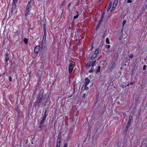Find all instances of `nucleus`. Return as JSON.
<instances>
[{
  "instance_id": "nucleus-1",
  "label": "nucleus",
  "mask_w": 147,
  "mask_h": 147,
  "mask_svg": "<svg viewBox=\"0 0 147 147\" xmlns=\"http://www.w3.org/2000/svg\"><path fill=\"white\" fill-rule=\"evenodd\" d=\"M113 10H105L104 13H102L101 17V19L98 22V24H100L102 21V19L104 17V15H105L107 17H109L111 13L112 12Z\"/></svg>"
},
{
  "instance_id": "nucleus-2",
  "label": "nucleus",
  "mask_w": 147,
  "mask_h": 147,
  "mask_svg": "<svg viewBox=\"0 0 147 147\" xmlns=\"http://www.w3.org/2000/svg\"><path fill=\"white\" fill-rule=\"evenodd\" d=\"M39 102H40L41 101L45 99V97L43 96V91L41 90L39 92Z\"/></svg>"
},
{
  "instance_id": "nucleus-3",
  "label": "nucleus",
  "mask_w": 147,
  "mask_h": 147,
  "mask_svg": "<svg viewBox=\"0 0 147 147\" xmlns=\"http://www.w3.org/2000/svg\"><path fill=\"white\" fill-rule=\"evenodd\" d=\"M47 117V115L46 114V112L45 113L44 116L40 121V127L41 128L43 126V121Z\"/></svg>"
},
{
  "instance_id": "nucleus-4",
  "label": "nucleus",
  "mask_w": 147,
  "mask_h": 147,
  "mask_svg": "<svg viewBox=\"0 0 147 147\" xmlns=\"http://www.w3.org/2000/svg\"><path fill=\"white\" fill-rule=\"evenodd\" d=\"M74 64H73L72 63H71L69 65L68 70L69 71V74H71L74 67Z\"/></svg>"
},
{
  "instance_id": "nucleus-5",
  "label": "nucleus",
  "mask_w": 147,
  "mask_h": 147,
  "mask_svg": "<svg viewBox=\"0 0 147 147\" xmlns=\"http://www.w3.org/2000/svg\"><path fill=\"white\" fill-rule=\"evenodd\" d=\"M118 2V0H114L113 2V5L112 8L111 9H115V7H116L117 5V4Z\"/></svg>"
},
{
  "instance_id": "nucleus-6",
  "label": "nucleus",
  "mask_w": 147,
  "mask_h": 147,
  "mask_svg": "<svg viewBox=\"0 0 147 147\" xmlns=\"http://www.w3.org/2000/svg\"><path fill=\"white\" fill-rule=\"evenodd\" d=\"M116 65V64L115 63H114L112 64V65L109 67V70L111 72L114 68L115 67Z\"/></svg>"
},
{
  "instance_id": "nucleus-7",
  "label": "nucleus",
  "mask_w": 147,
  "mask_h": 147,
  "mask_svg": "<svg viewBox=\"0 0 147 147\" xmlns=\"http://www.w3.org/2000/svg\"><path fill=\"white\" fill-rule=\"evenodd\" d=\"M40 48V47L39 46H37L35 47L34 49V52L35 53L37 54L38 53Z\"/></svg>"
},
{
  "instance_id": "nucleus-8",
  "label": "nucleus",
  "mask_w": 147,
  "mask_h": 147,
  "mask_svg": "<svg viewBox=\"0 0 147 147\" xmlns=\"http://www.w3.org/2000/svg\"><path fill=\"white\" fill-rule=\"evenodd\" d=\"M118 104L120 105H123L124 104V102L121 99H119L118 100Z\"/></svg>"
},
{
  "instance_id": "nucleus-9",
  "label": "nucleus",
  "mask_w": 147,
  "mask_h": 147,
  "mask_svg": "<svg viewBox=\"0 0 147 147\" xmlns=\"http://www.w3.org/2000/svg\"><path fill=\"white\" fill-rule=\"evenodd\" d=\"M46 44L45 42H41V48L42 49H44L45 48Z\"/></svg>"
},
{
  "instance_id": "nucleus-10",
  "label": "nucleus",
  "mask_w": 147,
  "mask_h": 147,
  "mask_svg": "<svg viewBox=\"0 0 147 147\" xmlns=\"http://www.w3.org/2000/svg\"><path fill=\"white\" fill-rule=\"evenodd\" d=\"M90 82V80L87 78H86L85 79V85L87 86L89 83Z\"/></svg>"
},
{
  "instance_id": "nucleus-11",
  "label": "nucleus",
  "mask_w": 147,
  "mask_h": 147,
  "mask_svg": "<svg viewBox=\"0 0 147 147\" xmlns=\"http://www.w3.org/2000/svg\"><path fill=\"white\" fill-rule=\"evenodd\" d=\"M31 0L28 2L27 7L26 9H29V8H31Z\"/></svg>"
},
{
  "instance_id": "nucleus-12",
  "label": "nucleus",
  "mask_w": 147,
  "mask_h": 147,
  "mask_svg": "<svg viewBox=\"0 0 147 147\" xmlns=\"http://www.w3.org/2000/svg\"><path fill=\"white\" fill-rule=\"evenodd\" d=\"M60 140L59 139H58L56 145V147H60Z\"/></svg>"
},
{
  "instance_id": "nucleus-13",
  "label": "nucleus",
  "mask_w": 147,
  "mask_h": 147,
  "mask_svg": "<svg viewBox=\"0 0 147 147\" xmlns=\"http://www.w3.org/2000/svg\"><path fill=\"white\" fill-rule=\"evenodd\" d=\"M46 39V35L45 34L43 36V38H42V42L45 43Z\"/></svg>"
},
{
  "instance_id": "nucleus-14",
  "label": "nucleus",
  "mask_w": 147,
  "mask_h": 147,
  "mask_svg": "<svg viewBox=\"0 0 147 147\" xmlns=\"http://www.w3.org/2000/svg\"><path fill=\"white\" fill-rule=\"evenodd\" d=\"M9 56H8V55L7 54L5 58V61L6 63H7L8 61L9 60Z\"/></svg>"
},
{
  "instance_id": "nucleus-15",
  "label": "nucleus",
  "mask_w": 147,
  "mask_h": 147,
  "mask_svg": "<svg viewBox=\"0 0 147 147\" xmlns=\"http://www.w3.org/2000/svg\"><path fill=\"white\" fill-rule=\"evenodd\" d=\"M16 3H12V9H16Z\"/></svg>"
},
{
  "instance_id": "nucleus-16",
  "label": "nucleus",
  "mask_w": 147,
  "mask_h": 147,
  "mask_svg": "<svg viewBox=\"0 0 147 147\" xmlns=\"http://www.w3.org/2000/svg\"><path fill=\"white\" fill-rule=\"evenodd\" d=\"M75 14H76V15L74 16V19L77 18L78 16V12L76 11Z\"/></svg>"
},
{
  "instance_id": "nucleus-17",
  "label": "nucleus",
  "mask_w": 147,
  "mask_h": 147,
  "mask_svg": "<svg viewBox=\"0 0 147 147\" xmlns=\"http://www.w3.org/2000/svg\"><path fill=\"white\" fill-rule=\"evenodd\" d=\"M97 56V55L96 54H95V53H94L92 56L91 57V59L92 60L94 58H95Z\"/></svg>"
},
{
  "instance_id": "nucleus-18",
  "label": "nucleus",
  "mask_w": 147,
  "mask_h": 147,
  "mask_svg": "<svg viewBox=\"0 0 147 147\" xmlns=\"http://www.w3.org/2000/svg\"><path fill=\"white\" fill-rule=\"evenodd\" d=\"M112 3L111 2H109V5L108 7V9H110L111 8L112 6Z\"/></svg>"
},
{
  "instance_id": "nucleus-19",
  "label": "nucleus",
  "mask_w": 147,
  "mask_h": 147,
  "mask_svg": "<svg viewBox=\"0 0 147 147\" xmlns=\"http://www.w3.org/2000/svg\"><path fill=\"white\" fill-rule=\"evenodd\" d=\"M24 41L26 44L28 42V40L26 38H24Z\"/></svg>"
},
{
  "instance_id": "nucleus-20",
  "label": "nucleus",
  "mask_w": 147,
  "mask_h": 147,
  "mask_svg": "<svg viewBox=\"0 0 147 147\" xmlns=\"http://www.w3.org/2000/svg\"><path fill=\"white\" fill-rule=\"evenodd\" d=\"M100 66H99L98 67L97 69L96 70V72L97 73H99L100 72Z\"/></svg>"
},
{
  "instance_id": "nucleus-21",
  "label": "nucleus",
  "mask_w": 147,
  "mask_h": 147,
  "mask_svg": "<svg viewBox=\"0 0 147 147\" xmlns=\"http://www.w3.org/2000/svg\"><path fill=\"white\" fill-rule=\"evenodd\" d=\"M99 50L98 49H97L95 51L94 53L95 54L97 55L99 53Z\"/></svg>"
},
{
  "instance_id": "nucleus-22",
  "label": "nucleus",
  "mask_w": 147,
  "mask_h": 147,
  "mask_svg": "<svg viewBox=\"0 0 147 147\" xmlns=\"http://www.w3.org/2000/svg\"><path fill=\"white\" fill-rule=\"evenodd\" d=\"M95 62L96 61H95L92 62L91 63L90 66H93L95 63Z\"/></svg>"
},
{
  "instance_id": "nucleus-23",
  "label": "nucleus",
  "mask_w": 147,
  "mask_h": 147,
  "mask_svg": "<svg viewBox=\"0 0 147 147\" xmlns=\"http://www.w3.org/2000/svg\"><path fill=\"white\" fill-rule=\"evenodd\" d=\"M106 42L108 44H109L110 42H109V38H106Z\"/></svg>"
},
{
  "instance_id": "nucleus-24",
  "label": "nucleus",
  "mask_w": 147,
  "mask_h": 147,
  "mask_svg": "<svg viewBox=\"0 0 147 147\" xmlns=\"http://www.w3.org/2000/svg\"><path fill=\"white\" fill-rule=\"evenodd\" d=\"M93 70H94V69L93 68L90 69V70L89 71V72L90 73H92V72H93Z\"/></svg>"
},
{
  "instance_id": "nucleus-25",
  "label": "nucleus",
  "mask_w": 147,
  "mask_h": 147,
  "mask_svg": "<svg viewBox=\"0 0 147 147\" xmlns=\"http://www.w3.org/2000/svg\"><path fill=\"white\" fill-rule=\"evenodd\" d=\"M133 57V55L132 54H131L129 56V58L131 59H132Z\"/></svg>"
},
{
  "instance_id": "nucleus-26",
  "label": "nucleus",
  "mask_w": 147,
  "mask_h": 147,
  "mask_svg": "<svg viewBox=\"0 0 147 147\" xmlns=\"http://www.w3.org/2000/svg\"><path fill=\"white\" fill-rule=\"evenodd\" d=\"M110 47V45H106V48L107 49H109Z\"/></svg>"
},
{
  "instance_id": "nucleus-27",
  "label": "nucleus",
  "mask_w": 147,
  "mask_h": 147,
  "mask_svg": "<svg viewBox=\"0 0 147 147\" xmlns=\"http://www.w3.org/2000/svg\"><path fill=\"white\" fill-rule=\"evenodd\" d=\"M126 22V21L125 20H124L123 22V27L124 26V25L125 24Z\"/></svg>"
},
{
  "instance_id": "nucleus-28",
  "label": "nucleus",
  "mask_w": 147,
  "mask_h": 147,
  "mask_svg": "<svg viewBox=\"0 0 147 147\" xmlns=\"http://www.w3.org/2000/svg\"><path fill=\"white\" fill-rule=\"evenodd\" d=\"M87 86H86L85 85L84 86V89L85 90H87L88 89V88Z\"/></svg>"
},
{
  "instance_id": "nucleus-29",
  "label": "nucleus",
  "mask_w": 147,
  "mask_h": 147,
  "mask_svg": "<svg viewBox=\"0 0 147 147\" xmlns=\"http://www.w3.org/2000/svg\"><path fill=\"white\" fill-rule=\"evenodd\" d=\"M65 0H64L63 1V2H62L61 5H63L65 3Z\"/></svg>"
},
{
  "instance_id": "nucleus-30",
  "label": "nucleus",
  "mask_w": 147,
  "mask_h": 147,
  "mask_svg": "<svg viewBox=\"0 0 147 147\" xmlns=\"http://www.w3.org/2000/svg\"><path fill=\"white\" fill-rule=\"evenodd\" d=\"M18 1V0H13V3H16Z\"/></svg>"
},
{
  "instance_id": "nucleus-31",
  "label": "nucleus",
  "mask_w": 147,
  "mask_h": 147,
  "mask_svg": "<svg viewBox=\"0 0 147 147\" xmlns=\"http://www.w3.org/2000/svg\"><path fill=\"white\" fill-rule=\"evenodd\" d=\"M146 65H144V66H143V69L144 70L145 69H146Z\"/></svg>"
},
{
  "instance_id": "nucleus-32",
  "label": "nucleus",
  "mask_w": 147,
  "mask_h": 147,
  "mask_svg": "<svg viewBox=\"0 0 147 147\" xmlns=\"http://www.w3.org/2000/svg\"><path fill=\"white\" fill-rule=\"evenodd\" d=\"M9 80L10 82H11L12 81V78L11 76L9 77Z\"/></svg>"
},
{
  "instance_id": "nucleus-33",
  "label": "nucleus",
  "mask_w": 147,
  "mask_h": 147,
  "mask_svg": "<svg viewBox=\"0 0 147 147\" xmlns=\"http://www.w3.org/2000/svg\"><path fill=\"white\" fill-rule=\"evenodd\" d=\"M131 0H127V2L128 3H131Z\"/></svg>"
},
{
  "instance_id": "nucleus-34",
  "label": "nucleus",
  "mask_w": 147,
  "mask_h": 147,
  "mask_svg": "<svg viewBox=\"0 0 147 147\" xmlns=\"http://www.w3.org/2000/svg\"><path fill=\"white\" fill-rule=\"evenodd\" d=\"M129 123H130V122H129H129H128V123H127V127H128V126H129Z\"/></svg>"
},
{
  "instance_id": "nucleus-35",
  "label": "nucleus",
  "mask_w": 147,
  "mask_h": 147,
  "mask_svg": "<svg viewBox=\"0 0 147 147\" xmlns=\"http://www.w3.org/2000/svg\"><path fill=\"white\" fill-rule=\"evenodd\" d=\"M63 147H67V145L66 143L65 144Z\"/></svg>"
},
{
  "instance_id": "nucleus-36",
  "label": "nucleus",
  "mask_w": 147,
  "mask_h": 147,
  "mask_svg": "<svg viewBox=\"0 0 147 147\" xmlns=\"http://www.w3.org/2000/svg\"><path fill=\"white\" fill-rule=\"evenodd\" d=\"M134 83V82H131L130 83V84H129L130 85H132Z\"/></svg>"
},
{
  "instance_id": "nucleus-37",
  "label": "nucleus",
  "mask_w": 147,
  "mask_h": 147,
  "mask_svg": "<svg viewBox=\"0 0 147 147\" xmlns=\"http://www.w3.org/2000/svg\"><path fill=\"white\" fill-rule=\"evenodd\" d=\"M91 47H92V49L93 47V44L92 43L91 44Z\"/></svg>"
},
{
  "instance_id": "nucleus-38",
  "label": "nucleus",
  "mask_w": 147,
  "mask_h": 147,
  "mask_svg": "<svg viewBox=\"0 0 147 147\" xmlns=\"http://www.w3.org/2000/svg\"><path fill=\"white\" fill-rule=\"evenodd\" d=\"M71 4L70 3H69V5H68V7H69L70 6V5H71Z\"/></svg>"
},
{
  "instance_id": "nucleus-39",
  "label": "nucleus",
  "mask_w": 147,
  "mask_h": 147,
  "mask_svg": "<svg viewBox=\"0 0 147 147\" xmlns=\"http://www.w3.org/2000/svg\"><path fill=\"white\" fill-rule=\"evenodd\" d=\"M131 116H130L129 117V119H131Z\"/></svg>"
},
{
  "instance_id": "nucleus-40",
  "label": "nucleus",
  "mask_w": 147,
  "mask_h": 147,
  "mask_svg": "<svg viewBox=\"0 0 147 147\" xmlns=\"http://www.w3.org/2000/svg\"><path fill=\"white\" fill-rule=\"evenodd\" d=\"M109 49H108L107 50V52H109Z\"/></svg>"
},
{
  "instance_id": "nucleus-41",
  "label": "nucleus",
  "mask_w": 147,
  "mask_h": 147,
  "mask_svg": "<svg viewBox=\"0 0 147 147\" xmlns=\"http://www.w3.org/2000/svg\"><path fill=\"white\" fill-rule=\"evenodd\" d=\"M129 84H128L127 85V86H129Z\"/></svg>"
},
{
  "instance_id": "nucleus-42",
  "label": "nucleus",
  "mask_w": 147,
  "mask_h": 147,
  "mask_svg": "<svg viewBox=\"0 0 147 147\" xmlns=\"http://www.w3.org/2000/svg\"><path fill=\"white\" fill-rule=\"evenodd\" d=\"M85 95V94H83V96H84V95Z\"/></svg>"
},
{
  "instance_id": "nucleus-43",
  "label": "nucleus",
  "mask_w": 147,
  "mask_h": 147,
  "mask_svg": "<svg viewBox=\"0 0 147 147\" xmlns=\"http://www.w3.org/2000/svg\"><path fill=\"white\" fill-rule=\"evenodd\" d=\"M11 12H12V10H11Z\"/></svg>"
},
{
  "instance_id": "nucleus-44",
  "label": "nucleus",
  "mask_w": 147,
  "mask_h": 147,
  "mask_svg": "<svg viewBox=\"0 0 147 147\" xmlns=\"http://www.w3.org/2000/svg\"><path fill=\"white\" fill-rule=\"evenodd\" d=\"M100 0V1H101L102 0Z\"/></svg>"
}]
</instances>
